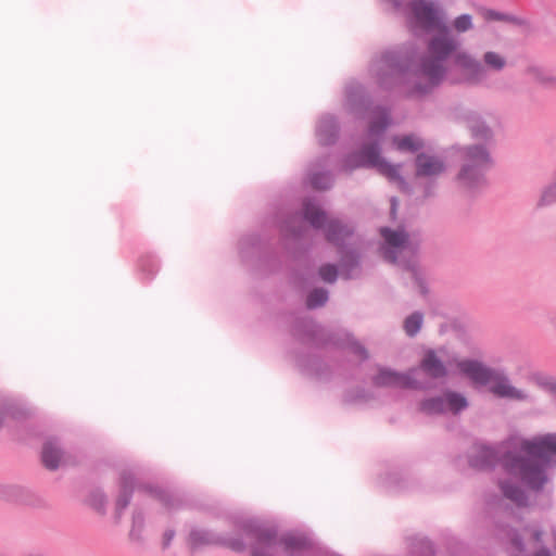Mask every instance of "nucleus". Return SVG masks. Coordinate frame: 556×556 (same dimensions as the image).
<instances>
[{
    "label": "nucleus",
    "mask_w": 556,
    "mask_h": 556,
    "mask_svg": "<svg viewBox=\"0 0 556 556\" xmlns=\"http://www.w3.org/2000/svg\"><path fill=\"white\" fill-rule=\"evenodd\" d=\"M462 40L448 28L437 33L428 42V54L417 64V49L408 45L376 56L370 75L386 89L405 86L409 97L430 93L443 81L452 85H483L485 66L471 53L462 50Z\"/></svg>",
    "instance_id": "nucleus-1"
},
{
    "label": "nucleus",
    "mask_w": 556,
    "mask_h": 556,
    "mask_svg": "<svg viewBox=\"0 0 556 556\" xmlns=\"http://www.w3.org/2000/svg\"><path fill=\"white\" fill-rule=\"evenodd\" d=\"M345 111L356 118L368 117L369 125L365 141L359 150L346 154L341 162L340 170L352 173L358 168H376L403 192H409L408 182L401 175V165L389 163L381 155L382 142L387 129L392 124L391 110L383 105H371V101L362 84L351 80L345 85Z\"/></svg>",
    "instance_id": "nucleus-2"
},
{
    "label": "nucleus",
    "mask_w": 556,
    "mask_h": 556,
    "mask_svg": "<svg viewBox=\"0 0 556 556\" xmlns=\"http://www.w3.org/2000/svg\"><path fill=\"white\" fill-rule=\"evenodd\" d=\"M556 468V433L548 432L532 438H519L511 443L503 458V471L510 478L500 479L498 488L506 500L518 507L529 505L527 489L542 493L551 483L549 469Z\"/></svg>",
    "instance_id": "nucleus-3"
},
{
    "label": "nucleus",
    "mask_w": 556,
    "mask_h": 556,
    "mask_svg": "<svg viewBox=\"0 0 556 556\" xmlns=\"http://www.w3.org/2000/svg\"><path fill=\"white\" fill-rule=\"evenodd\" d=\"M302 219L314 229L323 230L328 242L333 244L340 254V270L344 279H355L361 275V252L358 238L354 227L339 218L329 217L315 197L303 201Z\"/></svg>",
    "instance_id": "nucleus-4"
},
{
    "label": "nucleus",
    "mask_w": 556,
    "mask_h": 556,
    "mask_svg": "<svg viewBox=\"0 0 556 556\" xmlns=\"http://www.w3.org/2000/svg\"><path fill=\"white\" fill-rule=\"evenodd\" d=\"M380 233L384 240L380 248L383 258L389 263L396 264L405 268L409 273L410 278L418 286L420 293L426 294L427 288L417 268L415 258H405L406 254H413V250L408 244L407 233L404 229L392 230L388 227H382L380 229Z\"/></svg>",
    "instance_id": "nucleus-5"
},
{
    "label": "nucleus",
    "mask_w": 556,
    "mask_h": 556,
    "mask_svg": "<svg viewBox=\"0 0 556 556\" xmlns=\"http://www.w3.org/2000/svg\"><path fill=\"white\" fill-rule=\"evenodd\" d=\"M463 164L456 176L458 185L473 191L485 184V174L492 166V157L483 144H470L462 149Z\"/></svg>",
    "instance_id": "nucleus-6"
},
{
    "label": "nucleus",
    "mask_w": 556,
    "mask_h": 556,
    "mask_svg": "<svg viewBox=\"0 0 556 556\" xmlns=\"http://www.w3.org/2000/svg\"><path fill=\"white\" fill-rule=\"evenodd\" d=\"M395 10L403 13L414 28L427 31L438 29V33L447 28L445 11L438 0H406L403 8Z\"/></svg>",
    "instance_id": "nucleus-7"
},
{
    "label": "nucleus",
    "mask_w": 556,
    "mask_h": 556,
    "mask_svg": "<svg viewBox=\"0 0 556 556\" xmlns=\"http://www.w3.org/2000/svg\"><path fill=\"white\" fill-rule=\"evenodd\" d=\"M295 333L301 337L302 340L312 341L316 344H327L331 342L334 345L346 349L350 353L358 356L363 361L368 358L366 349L353 340L348 332L330 336L325 328L316 324L313 319H301L296 325Z\"/></svg>",
    "instance_id": "nucleus-8"
},
{
    "label": "nucleus",
    "mask_w": 556,
    "mask_h": 556,
    "mask_svg": "<svg viewBox=\"0 0 556 556\" xmlns=\"http://www.w3.org/2000/svg\"><path fill=\"white\" fill-rule=\"evenodd\" d=\"M241 529L248 538L253 540L252 556H273L271 553L276 549L278 542L276 527L249 519L242 522Z\"/></svg>",
    "instance_id": "nucleus-9"
},
{
    "label": "nucleus",
    "mask_w": 556,
    "mask_h": 556,
    "mask_svg": "<svg viewBox=\"0 0 556 556\" xmlns=\"http://www.w3.org/2000/svg\"><path fill=\"white\" fill-rule=\"evenodd\" d=\"M375 387L379 388H400L427 390L431 386L418 378V369H409L406 372H400L388 367H378V371L371 378Z\"/></svg>",
    "instance_id": "nucleus-10"
},
{
    "label": "nucleus",
    "mask_w": 556,
    "mask_h": 556,
    "mask_svg": "<svg viewBox=\"0 0 556 556\" xmlns=\"http://www.w3.org/2000/svg\"><path fill=\"white\" fill-rule=\"evenodd\" d=\"M468 401L462 393L447 390L439 396L428 397L419 403V410L426 415H457L468 407Z\"/></svg>",
    "instance_id": "nucleus-11"
},
{
    "label": "nucleus",
    "mask_w": 556,
    "mask_h": 556,
    "mask_svg": "<svg viewBox=\"0 0 556 556\" xmlns=\"http://www.w3.org/2000/svg\"><path fill=\"white\" fill-rule=\"evenodd\" d=\"M509 450L504 451L503 444L476 442L468 452V464L478 470H491L496 465L503 469V458Z\"/></svg>",
    "instance_id": "nucleus-12"
},
{
    "label": "nucleus",
    "mask_w": 556,
    "mask_h": 556,
    "mask_svg": "<svg viewBox=\"0 0 556 556\" xmlns=\"http://www.w3.org/2000/svg\"><path fill=\"white\" fill-rule=\"evenodd\" d=\"M189 543L192 548H198L204 545H225L236 552H242L245 548V543L241 538H229L216 534L210 530L195 528L189 534Z\"/></svg>",
    "instance_id": "nucleus-13"
},
{
    "label": "nucleus",
    "mask_w": 556,
    "mask_h": 556,
    "mask_svg": "<svg viewBox=\"0 0 556 556\" xmlns=\"http://www.w3.org/2000/svg\"><path fill=\"white\" fill-rule=\"evenodd\" d=\"M490 392L498 399H507L519 402H532L531 395L511 384L504 370L497 369L489 382Z\"/></svg>",
    "instance_id": "nucleus-14"
},
{
    "label": "nucleus",
    "mask_w": 556,
    "mask_h": 556,
    "mask_svg": "<svg viewBox=\"0 0 556 556\" xmlns=\"http://www.w3.org/2000/svg\"><path fill=\"white\" fill-rule=\"evenodd\" d=\"M277 546H282L288 556H312L313 542L309 538L301 533L288 532L282 535L277 534Z\"/></svg>",
    "instance_id": "nucleus-15"
},
{
    "label": "nucleus",
    "mask_w": 556,
    "mask_h": 556,
    "mask_svg": "<svg viewBox=\"0 0 556 556\" xmlns=\"http://www.w3.org/2000/svg\"><path fill=\"white\" fill-rule=\"evenodd\" d=\"M136 489H140L136 481V475L132 470H124L119 478V492L115 502L114 518L119 522L124 510L128 507L132 493Z\"/></svg>",
    "instance_id": "nucleus-16"
},
{
    "label": "nucleus",
    "mask_w": 556,
    "mask_h": 556,
    "mask_svg": "<svg viewBox=\"0 0 556 556\" xmlns=\"http://www.w3.org/2000/svg\"><path fill=\"white\" fill-rule=\"evenodd\" d=\"M458 369L475 383L486 386L497 369L485 366L477 359H463L457 364Z\"/></svg>",
    "instance_id": "nucleus-17"
},
{
    "label": "nucleus",
    "mask_w": 556,
    "mask_h": 556,
    "mask_svg": "<svg viewBox=\"0 0 556 556\" xmlns=\"http://www.w3.org/2000/svg\"><path fill=\"white\" fill-rule=\"evenodd\" d=\"M340 132V125L332 114L321 115L315 126V135L320 146L328 147L337 142Z\"/></svg>",
    "instance_id": "nucleus-18"
},
{
    "label": "nucleus",
    "mask_w": 556,
    "mask_h": 556,
    "mask_svg": "<svg viewBox=\"0 0 556 556\" xmlns=\"http://www.w3.org/2000/svg\"><path fill=\"white\" fill-rule=\"evenodd\" d=\"M327 165L328 156L320 157L311 164L307 170V181L314 189L327 190L332 187L334 179L332 173L325 169Z\"/></svg>",
    "instance_id": "nucleus-19"
},
{
    "label": "nucleus",
    "mask_w": 556,
    "mask_h": 556,
    "mask_svg": "<svg viewBox=\"0 0 556 556\" xmlns=\"http://www.w3.org/2000/svg\"><path fill=\"white\" fill-rule=\"evenodd\" d=\"M41 459L46 468L55 470L67 464V457L56 438H48L42 446Z\"/></svg>",
    "instance_id": "nucleus-20"
},
{
    "label": "nucleus",
    "mask_w": 556,
    "mask_h": 556,
    "mask_svg": "<svg viewBox=\"0 0 556 556\" xmlns=\"http://www.w3.org/2000/svg\"><path fill=\"white\" fill-rule=\"evenodd\" d=\"M500 535L502 539L507 540L515 551L522 553L525 551V538H530L535 545H540L542 543L543 532L536 527H529L525 528L522 533L514 529L502 530Z\"/></svg>",
    "instance_id": "nucleus-21"
},
{
    "label": "nucleus",
    "mask_w": 556,
    "mask_h": 556,
    "mask_svg": "<svg viewBox=\"0 0 556 556\" xmlns=\"http://www.w3.org/2000/svg\"><path fill=\"white\" fill-rule=\"evenodd\" d=\"M415 165L418 177H435L445 170V163L441 157L427 153L417 154Z\"/></svg>",
    "instance_id": "nucleus-22"
},
{
    "label": "nucleus",
    "mask_w": 556,
    "mask_h": 556,
    "mask_svg": "<svg viewBox=\"0 0 556 556\" xmlns=\"http://www.w3.org/2000/svg\"><path fill=\"white\" fill-rule=\"evenodd\" d=\"M462 118L475 139L483 141L492 140L493 131L479 113L475 111H466Z\"/></svg>",
    "instance_id": "nucleus-23"
},
{
    "label": "nucleus",
    "mask_w": 556,
    "mask_h": 556,
    "mask_svg": "<svg viewBox=\"0 0 556 556\" xmlns=\"http://www.w3.org/2000/svg\"><path fill=\"white\" fill-rule=\"evenodd\" d=\"M416 369H418V375L422 371L432 379H442L447 375L445 365L433 350H429L425 353L419 367Z\"/></svg>",
    "instance_id": "nucleus-24"
},
{
    "label": "nucleus",
    "mask_w": 556,
    "mask_h": 556,
    "mask_svg": "<svg viewBox=\"0 0 556 556\" xmlns=\"http://www.w3.org/2000/svg\"><path fill=\"white\" fill-rule=\"evenodd\" d=\"M280 229L285 237L291 238L295 242L302 241L306 238V233L308 232L307 228L302 225V220L298 214L285 218L280 223Z\"/></svg>",
    "instance_id": "nucleus-25"
},
{
    "label": "nucleus",
    "mask_w": 556,
    "mask_h": 556,
    "mask_svg": "<svg viewBox=\"0 0 556 556\" xmlns=\"http://www.w3.org/2000/svg\"><path fill=\"white\" fill-rule=\"evenodd\" d=\"M392 143L400 152L415 153L424 148L422 139L415 134L394 136Z\"/></svg>",
    "instance_id": "nucleus-26"
},
{
    "label": "nucleus",
    "mask_w": 556,
    "mask_h": 556,
    "mask_svg": "<svg viewBox=\"0 0 556 556\" xmlns=\"http://www.w3.org/2000/svg\"><path fill=\"white\" fill-rule=\"evenodd\" d=\"M530 379L539 388L556 396V377L536 371L531 375Z\"/></svg>",
    "instance_id": "nucleus-27"
},
{
    "label": "nucleus",
    "mask_w": 556,
    "mask_h": 556,
    "mask_svg": "<svg viewBox=\"0 0 556 556\" xmlns=\"http://www.w3.org/2000/svg\"><path fill=\"white\" fill-rule=\"evenodd\" d=\"M142 489L150 494L151 496L159 500L162 504H164L168 508H173L177 505L178 500L176 496L170 493L169 491L160 489V488H153V486H142Z\"/></svg>",
    "instance_id": "nucleus-28"
},
{
    "label": "nucleus",
    "mask_w": 556,
    "mask_h": 556,
    "mask_svg": "<svg viewBox=\"0 0 556 556\" xmlns=\"http://www.w3.org/2000/svg\"><path fill=\"white\" fill-rule=\"evenodd\" d=\"M424 324V314L416 311L404 319L403 328L408 337H415Z\"/></svg>",
    "instance_id": "nucleus-29"
},
{
    "label": "nucleus",
    "mask_w": 556,
    "mask_h": 556,
    "mask_svg": "<svg viewBox=\"0 0 556 556\" xmlns=\"http://www.w3.org/2000/svg\"><path fill=\"white\" fill-rule=\"evenodd\" d=\"M329 299V292L325 288L313 289L306 298V306L309 309L324 306Z\"/></svg>",
    "instance_id": "nucleus-30"
},
{
    "label": "nucleus",
    "mask_w": 556,
    "mask_h": 556,
    "mask_svg": "<svg viewBox=\"0 0 556 556\" xmlns=\"http://www.w3.org/2000/svg\"><path fill=\"white\" fill-rule=\"evenodd\" d=\"M485 68L501 72L505 68L507 62L506 59L497 52L488 51L483 54V63Z\"/></svg>",
    "instance_id": "nucleus-31"
},
{
    "label": "nucleus",
    "mask_w": 556,
    "mask_h": 556,
    "mask_svg": "<svg viewBox=\"0 0 556 556\" xmlns=\"http://www.w3.org/2000/svg\"><path fill=\"white\" fill-rule=\"evenodd\" d=\"M139 267L147 278H152L159 270V261L152 254L143 255L139 261Z\"/></svg>",
    "instance_id": "nucleus-32"
},
{
    "label": "nucleus",
    "mask_w": 556,
    "mask_h": 556,
    "mask_svg": "<svg viewBox=\"0 0 556 556\" xmlns=\"http://www.w3.org/2000/svg\"><path fill=\"white\" fill-rule=\"evenodd\" d=\"M403 476L401 472L393 470L386 473L384 477H381V484L389 490H402L405 488L403 484Z\"/></svg>",
    "instance_id": "nucleus-33"
},
{
    "label": "nucleus",
    "mask_w": 556,
    "mask_h": 556,
    "mask_svg": "<svg viewBox=\"0 0 556 556\" xmlns=\"http://www.w3.org/2000/svg\"><path fill=\"white\" fill-rule=\"evenodd\" d=\"M144 528V518L140 511H135L132 514L131 528L129 531V538L131 541L141 542L142 541V532Z\"/></svg>",
    "instance_id": "nucleus-34"
},
{
    "label": "nucleus",
    "mask_w": 556,
    "mask_h": 556,
    "mask_svg": "<svg viewBox=\"0 0 556 556\" xmlns=\"http://www.w3.org/2000/svg\"><path fill=\"white\" fill-rule=\"evenodd\" d=\"M89 505L100 514L106 513L108 498L100 489L92 491L88 498Z\"/></svg>",
    "instance_id": "nucleus-35"
},
{
    "label": "nucleus",
    "mask_w": 556,
    "mask_h": 556,
    "mask_svg": "<svg viewBox=\"0 0 556 556\" xmlns=\"http://www.w3.org/2000/svg\"><path fill=\"white\" fill-rule=\"evenodd\" d=\"M527 74L530 75L534 81L542 85H548L554 81V77L540 66H529Z\"/></svg>",
    "instance_id": "nucleus-36"
},
{
    "label": "nucleus",
    "mask_w": 556,
    "mask_h": 556,
    "mask_svg": "<svg viewBox=\"0 0 556 556\" xmlns=\"http://www.w3.org/2000/svg\"><path fill=\"white\" fill-rule=\"evenodd\" d=\"M452 26L458 34L466 33L473 28L472 16L470 14H460L454 18Z\"/></svg>",
    "instance_id": "nucleus-37"
},
{
    "label": "nucleus",
    "mask_w": 556,
    "mask_h": 556,
    "mask_svg": "<svg viewBox=\"0 0 556 556\" xmlns=\"http://www.w3.org/2000/svg\"><path fill=\"white\" fill-rule=\"evenodd\" d=\"M338 266L334 264H324L319 267L318 275L320 279L328 283H333L338 279Z\"/></svg>",
    "instance_id": "nucleus-38"
},
{
    "label": "nucleus",
    "mask_w": 556,
    "mask_h": 556,
    "mask_svg": "<svg viewBox=\"0 0 556 556\" xmlns=\"http://www.w3.org/2000/svg\"><path fill=\"white\" fill-rule=\"evenodd\" d=\"M22 489L17 485L0 484V497L8 501H17Z\"/></svg>",
    "instance_id": "nucleus-39"
},
{
    "label": "nucleus",
    "mask_w": 556,
    "mask_h": 556,
    "mask_svg": "<svg viewBox=\"0 0 556 556\" xmlns=\"http://www.w3.org/2000/svg\"><path fill=\"white\" fill-rule=\"evenodd\" d=\"M258 237L256 235H248L241 238L239 242V250L241 255L244 257L248 253V249L255 248L258 244Z\"/></svg>",
    "instance_id": "nucleus-40"
},
{
    "label": "nucleus",
    "mask_w": 556,
    "mask_h": 556,
    "mask_svg": "<svg viewBox=\"0 0 556 556\" xmlns=\"http://www.w3.org/2000/svg\"><path fill=\"white\" fill-rule=\"evenodd\" d=\"M9 418L17 419V412L7 407L2 402H0V428L5 425Z\"/></svg>",
    "instance_id": "nucleus-41"
},
{
    "label": "nucleus",
    "mask_w": 556,
    "mask_h": 556,
    "mask_svg": "<svg viewBox=\"0 0 556 556\" xmlns=\"http://www.w3.org/2000/svg\"><path fill=\"white\" fill-rule=\"evenodd\" d=\"M486 20L492 21H510V16L494 10H488L484 14Z\"/></svg>",
    "instance_id": "nucleus-42"
},
{
    "label": "nucleus",
    "mask_w": 556,
    "mask_h": 556,
    "mask_svg": "<svg viewBox=\"0 0 556 556\" xmlns=\"http://www.w3.org/2000/svg\"><path fill=\"white\" fill-rule=\"evenodd\" d=\"M420 547L426 556H433V554H434L433 544L430 541L422 540L420 542Z\"/></svg>",
    "instance_id": "nucleus-43"
},
{
    "label": "nucleus",
    "mask_w": 556,
    "mask_h": 556,
    "mask_svg": "<svg viewBox=\"0 0 556 556\" xmlns=\"http://www.w3.org/2000/svg\"><path fill=\"white\" fill-rule=\"evenodd\" d=\"M175 536L174 530H166L163 535V548H167Z\"/></svg>",
    "instance_id": "nucleus-44"
},
{
    "label": "nucleus",
    "mask_w": 556,
    "mask_h": 556,
    "mask_svg": "<svg viewBox=\"0 0 556 556\" xmlns=\"http://www.w3.org/2000/svg\"><path fill=\"white\" fill-rule=\"evenodd\" d=\"M533 556H553L551 551L547 548V547H540L534 554Z\"/></svg>",
    "instance_id": "nucleus-45"
},
{
    "label": "nucleus",
    "mask_w": 556,
    "mask_h": 556,
    "mask_svg": "<svg viewBox=\"0 0 556 556\" xmlns=\"http://www.w3.org/2000/svg\"><path fill=\"white\" fill-rule=\"evenodd\" d=\"M390 202H391V215H392V217H395L399 201L395 197H392Z\"/></svg>",
    "instance_id": "nucleus-46"
},
{
    "label": "nucleus",
    "mask_w": 556,
    "mask_h": 556,
    "mask_svg": "<svg viewBox=\"0 0 556 556\" xmlns=\"http://www.w3.org/2000/svg\"><path fill=\"white\" fill-rule=\"evenodd\" d=\"M299 366L301 367V369L303 371H307L308 374H313V375H316V376L320 375L317 369L313 371V370H311V368L306 367L305 365H303L301 363L299 364Z\"/></svg>",
    "instance_id": "nucleus-47"
},
{
    "label": "nucleus",
    "mask_w": 556,
    "mask_h": 556,
    "mask_svg": "<svg viewBox=\"0 0 556 556\" xmlns=\"http://www.w3.org/2000/svg\"><path fill=\"white\" fill-rule=\"evenodd\" d=\"M551 323L556 328V315L551 319Z\"/></svg>",
    "instance_id": "nucleus-48"
},
{
    "label": "nucleus",
    "mask_w": 556,
    "mask_h": 556,
    "mask_svg": "<svg viewBox=\"0 0 556 556\" xmlns=\"http://www.w3.org/2000/svg\"><path fill=\"white\" fill-rule=\"evenodd\" d=\"M363 397H364V396L350 397L349 400H350V401H353V400L363 399Z\"/></svg>",
    "instance_id": "nucleus-49"
}]
</instances>
